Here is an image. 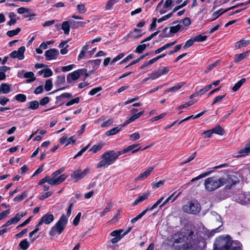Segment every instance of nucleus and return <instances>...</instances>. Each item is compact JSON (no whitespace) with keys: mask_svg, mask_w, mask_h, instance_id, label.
I'll return each mask as SVG.
<instances>
[{"mask_svg":"<svg viewBox=\"0 0 250 250\" xmlns=\"http://www.w3.org/2000/svg\"><path fill=\"white\" fill-rule=\"evenodd\" d=\"M182 28V26L180 24H177L175 26L170 27V28L166 27L164 29V32H166L168 30L169 32L167 34V36L170 37L171 34L176 33L180 31Z\"/></svg>","mask_w":250,"mask_h":250,"instance_id":"13","label":"nucleus"},{"mask_svg":"<svg viewBox=\"0 0 250 250\" xmlns=\"http://www.w3.org/2000/svg\"><path fill=\"white\" fill-rule=\"evenodd\" d=\"M146 47V44H142L138 45L136 49V52L138 53H141L143 51L145 50Z\"/></svg>","mask_w":250,"mask_h":250,"instance_id":"53","label":"nucleus"},{"mask_svg":"<svg viewBox=\"0 0 250 250\" xmlns=\"http://www.w3.org/2000/svg\"><path fill=\"white\" fill-rule=\"evenodd\" d=\"M120 151L116 152L114 150L109 151L104 153L102 156V160L100 161L97 164V167L101 168L106 166L111 165L121 155Z\"/></svg>","mask_w":250,"mask_h":250,"instance_id":"5","label":"nucleus"},{"mask_svg":"<svg viewBox=\"0 0 250 250\" xmlns=\"http://www.w3.org/2000/svg\"><path fill=\"white\" fill-rule=\"evenodd\" d=\"M77 70L79 73V77L82 75H83L85 77H88V75L87 73V70L86 69H80Z\"/></svg>","mask_w":250,"mask_h":250,"instance_id":"62","label":"nucleus"},{"mask_svg":"<svg viewBox=\"0 0 250 250\" xmlns=\"http://www.w3.org/2000/svg\"><path fill=\"white\" fill-rule=\"evenodd\" d=\"M249 55V51L246 52L244 53L235 55V62H239L245 58H247Z\"/></svg>","mask_w":250,"mask_h":250,"instance_id":"29","label":"nucleus"},{"mask_svg":"<svg viewBox=\"0 0 250 250\" xmlns=\"http://www.w3.org/2000/svg\"><path fill=\"white\" fill-rule=\"evenodd\" d=\"M149 195V193L148 192H147L143 193L142 195L139 196L133 203V206H135L137 205L138 203L142 202L143 201H145V200L148 198Z\"/></svg>","mask_w":250,"mask_h":250,"instance_id":"21","label":"nucleus"},{"mask_svg":"<svg viewBox=\"0 0 250 250\" xmlns=\"http://www.w3.org/2000/svg\"><path fill=\"white\" fill-rule=\"evenodd\" d=\"M139 118L138 116L136 114H132L130 117H129L124 124L123 126H125L129 123L135 121L136 119Z\"/></svg>","mask_w":250,"mask_h":250,"instance_id":"40","label":"nucleus"},{"mask_svg":"<svg viewBox=\"0 0 250 250\" xmlns=\"http://www.w3.org/2000/svg\"><path fill=\"white\" fill-rule=\"evenodd\" d=\"M20 248L23 250H26L29 247V243L27 239H23L19 244Z\"/></svg>","mask_w":250,"mask_h":250,"instance_id":"32","label":"nucleus"},{"mask_svg":"<svg viewBox=\"0 0 250 250\" xmlns=\"http://www.w3.org/2000/svg\"><path fill=\"white\" fill-rule=\"evenodd\" d=\"M72 207V203L70 204L66 214H62L57 223L51 228L49 231L50 236L60 235L63 232L67 224L68 218L71 215Z\"/></svg>","mask_w":250,"mask_h":250,"instance_id":"2","label":"nucleus"},{"mask_svg":"<svg viewBox=\"0 0 250 250\" xmlns=\"http://www.w3.org/2000/svg\"><path fill=\"white\" fill-rule=\"evenodd\" d=\"M235 199L238 203L242 205H245L250 202V195L243 193L236 195Z\"/></svg>","mask_w":250,"mask_h":250,"instance_id":"9","label":"nucleus"},{"mask_svg":"<svg viewBox=\"0 0 250 250\" xmlns=\"http://www.w3.org/2000/svg\"><path fill=\"white\" fill-rule=\"evenodd\" d=\"M2 94H6L10 91V85L7 83H2L0 85Z\"/></svg>","mask_w":250,"mask_h":250,"instance_id":"24","label":"nucleus"},{"mask_svg":"<svg viewBox=\"0 0 250 250\" xmlns=\"http://www.w3.org/2000/svg\"><path fill=\"white\" fill-rule=\"evenodd\" d=\"M10 20L8 22V25L11 26L16 23L17 21V16L14 12H10L8 14Z\"/></svg>","mask_w":250,"mask_h":250,"instance_id":"28","label":"nucleus"},{"mask_svg":"<svg viewBox=\"0 0 250 250\" xmlns=\"http://www.w3.org/2000/svg\"><path fill=\"white\" fill-rule=\"evenodd\" d=\"M228 181V179L224 177H208L204 181L205 189L208 191H213L226 184Z\"/></svg>","mask_w":250,"mask_h":250,"instance_id":"3","label":"nucleus"},{"mask_svg":"<svg viewBox=\"0 0 250 250\" xmlns=\"http://www.w3.org/2000/svg\"><path fill=\"white\" fill-rule=\"evenodd\" d=\"M193 38L195 42H202L206 40L207 37L206 36L198 35L194 37Z\"/></svg>","mask_w":250,"mask_h":250,"instance_id":"47","label":"nucleus"},{"mask_svg":"<svg viewBox=\"0 0 250 250\" xmlns=\"http://www.w3.org/2000/svg\"><path fill=\"white\" fill-rule=\"evenodd\" d=\"M164 180H161L158 182H153L152 183V187L153 188H159L164 185Z\"/></svg>","mask_w":250,"mask_h":250,"instance_id":"61","label":"nucleus"},{"mask_svg":"<svg viewBox=\"0 0 250 250\" xmlns=\"http://www.w3.org/2000/svg\"><path fill=\"white\" fill-rule=\"evenodd\" d=\"M67 178V176L65 174H62L60 176L57 178H56V182L57 183V185L60 184L61 183L64 181L65 179Z\"/></svg>","mask_w":250,"mask_h":250,"instance_id":"59","label":"nucleus"},{"mask_svg":"<svg viewBox=\"0 0 250 250\" xmlns=\"http://www.w3.org/2000/svg\"><path fill=\"white\" fill-rule=\"evenodd\" d=\"M175 0H167L163 6V8L159 11L160 14H163L167 11V8H169L171 6H174Z\"/></svg>","mask_w":250,"mask_h":250,"instance_id":"19","label":"nucleus"},{"mask_svg":"<svg viewBox=\"0 0 250 250\" xmlns=\"http://www.w3.org/2000/svg\"><path fill=\"white\" fill-rule=\"evenodd\" d=\"M52 86H53V84H52V82L51 80H46L45 82V86H44V88H45V89L46 90V91H50L52 89Z\"/></svg>","mask_w":250,"mask_h":250,"instance_id":"52","label":"nucleus"},{"mask_svg":"<svg viewBox=\"0 0 250 250\" xmlns=\"http://www.w3.org/2000/svg\"><path fill=\"white\" fill-rule=\"evenodd\" d=\"M75 141L73 137L68 138L65 135H64L60 139V143L62 144H65V146H67L71 143H74Z\"/></svg>","mask_w":250,"mask_h":250,"instance_id":"20","label":"nucleus"},{"mask_svg":"<svg viewBox=\"0 0 250 250\" xmlns=\"http://www.w3.org/2000/svg\"><path fill=\"white\" fill-rule=\"evenodd\" d=\"M161 76V75L160 72L157 70V71H154L152 73L150 74L149 75L148 79H152V80H155V79L159 78ZM147 79H148V78L146 79V80H147Z\"/></svg>","mask_w":250,"mask_h":250,"instance_id":"43","label":"nucleus"},{"mask_svg":"<svg viewBox=\"0 0 250 250\" xmlns=\"http://www.w3.org/2000/svg\"><path fill=\"white\" fill-rule=\"evenodd\" d=\"M111 205L109 204L106 208L104 209V210L101 212L100 216L103 217L104 216L107 212H109L111 210Z\"/></svg>","mask_w":250,"mask_h":250,"instance_id":"63","label":"nucleus"},{"mask_svg":"<svg viewBox=\"0 0 250 250\" xmlns=\"http://www.w3.org/2000/svg\"><path fill=\"white\" fill-rule=\"evenodd\" d=\"M213 133L218 135H222L224 133L223 129L220 125H217L215 127L212 129Z\"/></svg>","mask_w":250,"mask_h":250,"instance_id":"36","label":"nucleus"},{"mask_svg":"<svg viewBox=\"0 0 250 250\" xmlns=\"http://www.w3.org/2000/svg\"><path fill=\"white\" fill-rule=\"evenodd\" d=\"M211 87H212V84H208V85L205 86L203 88L200 89L198 91L200 95H203L204 93H205L206 92H207L208 90H209L210 89H211Z\"/></svg>","mask_w":250,"mask_h":250,"instance_id":"57","label":"nucleus"},{"mask_svg":"<svg viewBox=\"0 0 250 250\" xmlns=\"http://www.w3.org/2000/svg\"><path fill=\"white\" fill-rule=\"evenodd\" d=\"M104 145V144L103 142H100L98 145H94L90 148L89 151H92L94 153H96L100 150Z\"/></svg>","mask_w":250,"mask_h":250,"instance_id":"25","label":"nucleus"},{"mask_svg":"<svg viewBox=\"0 0 250 250\" xmlns=\"http://www.w3.org/2000/svg\"><path fill=\"white\" fill-rule=\"evenodd\" d=\"M165 197V196H162L151 208H147L146 209H148V211L154 209L162 202Z\"/></svg>","mask_w":250,"mask_h":250,"instance_id":"49","label":"nucleus"},{"mask_svg":"<svg viewBox=\"0 0 250 250\" xmlns=\"http://www.w3.org/2000/svg\"><path fill=\"white\" fill-rule=\"evenodd\" d=\"M124 231L123 229L116 230L112 231L110 233V235L114 237L113 238L111 239V242L113 244L117 243L121 240L123 236L121 233Z\"/></svg>","mask_w":250,"mask_h":250,"instance_id":"11","label":"nucleus"},{"mask_svg":"<svg viewBox=\"0 0 250 250\" xmlns=\"http://www.w3.org/2000/svg\"><path fill=\"white\" fill-rule=\"evenodd\" d=\"M24 77L27 79L26 81L27 83H31L36 80L34 74L32 72H27L24 73Z\"/></svg>","mask_w":250,"mask_h":250,"instance_id":"23","label":"nucleus"},{"mask_svg":"<svg viewBox=\"0 0 250 250\" xmlns=\"http://www.w3.org/2000/svg\"><path fill=\"white\" fill-rule=\"evenodd\" d=\"M62 29L63 30L65 34L68 35L70 31V25L68 21H63L62 23Z\"/></svg>","mask_w":250,"mask_h":250,"instance_id":"31","label":"nucleus"},{"mask_svg":"<svg viewBox=\"0 0 250 250\" xmlns=\"http://www.w3.org/2000/svg\"><path fill=\"white\" fill-rule=\"evenodd\" d=\"M249 43V41L242 40L236 43L235 47L241 48L246 46Z\"/></svg>","mask_w":250,"mask_h":250,"instance_id":"35","label":"nucleus"},{"mask_svg":"<svg viewBox=\"0 0 250 250\" xmlns=\"http://www.w3.org/2000/svg\"><path fill=\"white\" fill-rule=\"evenodd\" d=\"M148 211V209H145L143 211H142L141 213L138 214L136 217L133 218L131 220V223L132 224L135 223L138 220L140 219Z\"/></svg>","mask_w":250,"mask_h":250,"instance_id":"37","label":"nucleus"},{"mask_svg":"<svg viewBox=\"0 0 250 250\" xmlns=\"http://www.w3.org/2000/svg\"><path fill=\"white\" fill-rule=\"evenodd\" d=\"M77 10L80 14H83L86 11V8L84 4H78L77 5Z\"/></svg>","mask_w":250,"mask_h":250,"instance_id":"51","label":"nucleus"},{"mask_svg":"<svg viewBox=\"0 0 250 250\" xmlns=\"http://www.w3.org/2000/svg\"><path fill=\"white\" fill-rule=\"evenodd\" d=\"M21 31L20 28H17L15 30H9L7 32L6 35L9 37H12L15 35H18Z\"/></svg>","mask_w":250,"mask_h":250,"instance_id":"38","label":"nucleus"},{"mask_svg":"<svg viewBox=\"0 0 250 250\" xmlns=\"http://www.w3.org/2000/svg\"><path fill=\"white\" fill-rule=\"evenodd\" d=\"M75 67V65L72 64L67 66H62L61 69L62 72H67L71 70Z\"/></svg>","mask_w":250,"mask_h":250,"instance_id":"56","label":"nucleus"},{"mask_svg":"<svg viewBox=\"0 0 250 250\" xmlns=\"http://www.w3.org/2000/svg\"><path fill=\"white\" fill-rule=\"evenodd\" d=\"M25 50L24 46L20 47L18 51H13L10 54V56L12 58H17L19 60H22L24 58V53Z\"/></svg>","mask_w":250,"mask_h":250,"instance_id":"8","label":"nucleus"},{"mask_svg":"<svg viewBox=\"0 0 250 250\" xmlns=\"http://www.w3.org/2000/svg\"><path fill=\"white\" fill-rule=\"evenodd\" d=\"M89 171V168H86L83 171L77 169L71 174V177L75 180V182H77L84 177Z\"/></svg>","mask_w":250,"mask_h":250,"instance_id":"7","label":"nucleus"},{"mask_svg":"<svg viewBox=\"0 0 250 250\" xmlns=\"http://www.w3.org/2000/svg\"><path fill=\"white\" fill-rule=\"evenodd\" d=\"M81 216V213L79 212L77 214L76 216L74 219L73 223L75 226H76L78 225V224L80 222V220Z\"/></svg>","mask_w":250,"mask_h":250,"instance_id":"64","label":"nucleus"},{"mask_svg":"<svg viewBox=\"0 0 250 250\" xmlns=\"http://www.w3.org/2000/svg\"><path fill=\"white\" fill-rule=\"evenodd\" d=\"M200 209V205L196 201H192L188 202L182 207V210L184 212L193 214L198 213Z\"/></svg>","mask_w":250,"mask_h":250,"instance_id":"6","label":"nucleus"},{"mask_svg":"<svg viewBox=\"0 0 250 250\" xmlns=\"http://www.w3.org/2000/svg\"><path fill=\"white\" fill-rule=\"evenodd\" d=\"M79 73L77 70L74 71L73 72L69 73L66 77L67 81L68 83H71L73 81H76L79 78Z\"/></svg>","mask_w":250,"mask_h":250,"instance_id":"18","label":"nucleus"},{"mask_svg":"<svg viewBox=\"0 0 250 250\" xmlns=\"http://www.w3.org/2000/svg\"><path fill=\"white\" fill-rule=\"evenodd\" d=\"M26 197L27 193L26 192H23L21 195L15 197L14 199V201L16 202H20L23 200Z\"/></svg>","mask_w":250,"mask_h":250,"instance_id":"50","label":"nucleus"},{"mask_svg":"<svg viewBox=\"0 0 250 250\" xmlns=\"http://www.w3.org/2000/svg\"><path fill=\"white\" fill-rule=\"evenodd\" d=\"M184 83H178L177 84H176L175 86L168 89L167 90H166L164 91L165 93H167V92H175L177 90L181 88L183 85Z\"/></svg>","mask_w":250,"mask_h":250,"instance_id":"26","label":"nucleus"},{"mask_svg":"<svg viewBox=\"0 0 250 250\" xmlns=\"http://www.w3.org/2000/svg\"><path fill=\"white\" fill-rule=\"evenodd\" d=\"M118 2V0H109L108 1L107 3L106 4L104 7V10H111L113 5L117 3Z\"/></svg>","mask_w":250,"mask_h":250,"instance_id":"30","label":"nucleus"},{"mask_svg":"<svg viewBox=\"0 0 250 250\" xmlns=\"http://www.w3.org/2000/svg\"><path fill=\"white\" fill-rule=\"evenodd\" d=\"M15 99L19 102L23 103L26 100V96L22 94H19L15 96Z\"/></svg>","mask_w":250,"mask_h":250,"instance_id":"44","label":"nucleus"},{"mask_svg":"<svg viewBox=\"0 0 250 250\" xmlns=\"http://www.w3.org/2000/svg\"><path fill=\"white\" fill-rule=\"evenodd\" d=\"M88 49L89 47L87 44L85 45L82 47V50L81 51L78 57V61H80L82 59H86L85 53L87 52Z\"/></svg>","mask_w":250,"mask_h":250,"instance_id":"22","label":"nucleus"},{"mask_svg":"<svg viewBox=\"0 0 250 250\" xmlns=\"http://www.w3.org/2000/svg\"><path fill=\"white\" fill-rule=\"evenodd\" d=\"M139 144H133L128 146L125 148L124 149L122 153H125L130 151H132V153H135L140 150H141V147H139Z\"/></svg>","mask_w":250,"mask_h":250,"instance_id":"15","label":"nucleus"},{"mask_svg":"<svg viewBox=\"0 0 250 250\" xmlns=\"http://www.w3.org/2000/svg\"><path fill=\"white\" fill-rule=\"evenodd\" d=\"M193 232L190 231L188 237L186 238L182 232L175 233L173 236V247L177 250H188L189 249H196L198 247H204L205 242H199V245L196 244V240H193L191 235Z\"/></svg>","mask_w":250,"mask_h":250,"instance_id":"1","label":"nucleus"},{"mask_svg":"<svg viewBox=\"0 0 250 250\" xmlns=\"http://www.w3.org/2000/svg\"><path fill=\"white\" fill-rule=\"evenodd\" d=\"M54 219V215L52 214L46 213L42 216L40 221V224L44 223L46 225H49Z\"/></svg>","mask_w":250,"mask_h":250,"instance_id":"14","label":"nucleus"},{"mask_svg":"<svg viewBox=\"0 0 250 250\" xmlns=\"http://www.w3.org/2000/svg\"><path fill=\"white\" fill-rule=\"evenodd\" d=\"M25 215V213H18L16 214L15 216L13 217L12 219L14 221V223H17L22 217H23Z\"/></svg>","mask_w":250,"mask_h":250,"instance_id":"48","label":"nucleus"},{"mask_svg":"<svg viewBox=\"0 0 250 250\" xmlns=\"http://www.w3.org/2000/svg\"><path fill=\"white\" fill-rule=\"evenodd\" d=\"M59 55V51L56 49H50L45 53V56L47 61L56 60Z\"/></svg>","mask_w":250,"mask_h":250,"instance_id":"10","label":"nucleus"},{"mask_svg":"<svg viewBox=\"0 0 250 250\" xmlns=\"http://www.w3.org/2000/svg\"><path fill=\"white\" fill-rule=\"evenodd\" d=\"M101 59H97V60L90 61V62L93 68L95 70L97 69L99 67V66L101 63Z\"/></svg>","mask_w":250,"mask_h":250,"instance_id":"42","label":"nucleus"},{"mask_svg":"<svg viewBox=\"0 0 250 250\" xmlns=\"http://www.w3.org/2000/svg\"><path fill=\"white\" fill-rule=\"evenodd\" d=\"M226 97V94L218 96H217L213 100L212 105L215 104L217 103H218L219 102H221Z\"/></svg>","mask_w":250,"mask_h":250,"instance_id":"60","label":"nucleus"},{"mask_svg":"<svg viewBox=\"0 0 250 250\" xmlns=\"http://www.w3.org/2000/svg\"><path fill=\"white\" fill-rule=\"evenodd\" d=\"M90 144H88L85 147H83L80 151H79L76 155L73 157L74 159H76L78 157L81 156L88 148Z\"/></svg>","mask_w":250,"mask_h":250,"instance_id":"58","label":"nucleus"},{"mask_svg":"<svg viewBox=\"0 0 250 250\" xmlns=\"http://www.w3.org/2000/svg\"><path fill=\"white\" fill-rule=\"evenodd\" d=\"M154 169V167H148L146 171L141 173L138 177L135 178L136 181L138 180H143L147 177L150 174V173Z\"/></svg>","mask_w":250,"mask_h":250,"instance_id":"16","label":"nucleus"},{"mask_svg":"<svg viewBox=\"0 0 250 250\" xmlns=\"http://www.w3.org/2000/svg\"><path fill=\"white\" fill-rule=\"evenodd\" d=\"M234 241L229 235H220L215 239L213 244V250H229Z\"/></svg>","mask_w":250,"mask_h":250,"instance_id":"4","label":"nucleus"},{"mask_svg":"<svg viewBox=\"0 0 250 250\" xmlns=\"http://www.w3.org/2000/svg\"><path fill=\"white\" fill-rule=\"evenodd\" d=\"M194 42L195 41L193 38L190 39L186 42L184 46H183L184 48L187 49L190 47L193 44Z\"/></svg>","mask_w":250,"mask_h":250,"instance_id":"54","label":"nucleus"},{"mask_svg":"<svg viewBox=\"0 0 250 250\" xmlns=\"http://www.w3.org/2000/svg\"><path fill=\"white\" fill-rule=\"evenodd\" d=\"M39 103L37 101H31L29 103L28 108L33 110L37 109L39 107Z\"/></svg>","mask_w":250,"mask_h":250,"instance_id":"45","label":"nucleus"},{"mask_svg":"<svg viewBox=\"0 0 250 250\" xmlns=\"http://www.w3.org/2000/svg\"><path fill=\"white\" fill-rule=\"evenodd\" d=\"M142 35V30L135 28L132 31L130 32L126 36H125V38L126 39L130 38L137 39L140 38Z\"/></svg>","mask_w":250,"mask_h":250,"instance_id":"12","label":"nucleus"},{"mask_svg":"<svg viewBox=\"0 0 250 250\" xmlns=\"http://www.w3.org/2000/svg\"><path fill=\"white\" fill-rule=\"evenodd\" d=\"M121 130V127L117 126L107 131L105 134L107 136L113 135L118 133Z\"/></svg>","mask_w":250,"mask_h":250,"instance_id":"34","label":"nucleus"},{"mask_svg":"<svg viewBox=\"0 0 250 250\" xmlns=\"http://www.w3.org/2000/svg\"><path fill=\"white\" fill-rule=\"evenodd\" d=\"M39 73L42 74L43 73L44 77H48L52 75V71L50 69L47 68L39 71Z\"/></svg>","mask_w":250,"mask_h":250,"instance_id":"39","label":"nucleus"},{"mask_svg":"<svg viewBox=\"0 0 250 250\" xmlns=\"http://www.w3.org/2000/svg\"><path fill=\"white\" fill-rule=\"evenodd\" d=\"M129 137L132 141H135L140 138V135L138 132H135L129 135Z\"/></svg>","mask_w":250,"mask_h":250,"instance_id":"55","label":"nucleus"},{"mask_svg":"<svg viewBox=\"0 0 250 250\" xmlns=\"http://www.w3.org/2000/svg\"><path fill=\"white\" fill-rule=\"evenodd\" d=\"M238 155L236 157H241L244 156L250 153V141L246 145L244 148L241 149L238 152Z\"/></svg>","mask_w":250,"mask_h":250,"instance_id":"17","label":"nucleus"},{"mask_svg":"<svg viewBox=\"0 0 250 250\" xmlns=\"http://www.w3.org/2000/svg\"><path fill=\"white\" fill-rule=\"evenodd\" d=\"M232 8H233V7L230 8H229V9H228L227 10H224L223 9H221L219 10L218 11H217L213 13V16L215 17V18H214V19L213 20H214L216 19L221 14H222L223 13H225V12H227L228 10H229V9H231Z\"/></svg>","mask_w":250,"mask_h":250,"instance_id":"46","label":"nucleus"},{"mask_svg":"<svg viewBox=\"0 0 250 250\" xmlns=\"http://www.w3.org/2000/svg\"><path fill=\"white\" fill-rule=\"evenodd\" d=\"M246 82L245 78L241 79L239 81H238L237 83L235 84V85L232 87V90L233 91H237L239 88L242 86V85Z\"/></svg>","mask_w":250,"mask_h":250,"instance_id":"33","label":"nucleus"},{"mask_svg":"<svg viewBox=\"0 0 250 250\" xmlns=\"http://www.w3.org/2000/svg\"><path fill=\"white\" fill-rule=\"evenodd\" d=\"M229 250H242V245L238 241H234Z\"/></svg>","mask_w":250,"mask_h":250,"instance_id":"27","label":"nucleus"},{"mask_svg":"<svg viewBox=\"0 0 250 250\" xmlns=\"http://www.w3.org/2000/svg\"><path fill=\"white\" fill-rule=\"evenodd\" d=\"M210 173H211L210 171H208V172H206L202 173V174H200L199 176H198L197 177L192 178L191 180V182H193L195 181H197L200 179L204 178V177H206L207 176L209 175L210 174Z\"/></svg>","mask_w":250,"mask_h":250,"instance_id":"41","label":"nucleus"}]
</instances>
